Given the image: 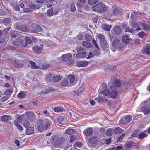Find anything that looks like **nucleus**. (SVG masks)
Here are the masks:
<instances>
[{
    "mask_svg": "<svg viewBox=\"0 0 150 150\" xmlns=\"http://www.w3.org/2000/svg\"><path fill=\"white\" fill-rule=\"evenodd\" d=\"M25 43L24 45H23V47H30L28 44H30L32 42V41L30 38L29 37H26L25 38Z\"/></svg>",
    "mask_w": 150,
    "mask_h": 150,
    "instance_id": "obj_16",
    "label": "nucleus"
},
{
    "mask_svg": "<svg viewBox=\"0 0 150 150\" xmlns=\"http://www.w3.org/2000/svg\"><path fill=\"white\" fill-rule=\"evenodd\" d=\"M89 62L86 61H78L77 62V65L79 67L86 66L88 65Z\"/></svg>",
    "mask_w": 150,
    "mask_h": 150,
    "instance_id": "obj_15",
    "label": "nucleus"
},
{
    "mask_svg": "<svg viewBox=\"0 0 150 150\" xmlns=\"http://www.w3.org/2000/svg\"><path fill=\"white\" fill-rule=\"evenodd\" d=\"M120 43V40L118 38H115L112 43V45L113 47H117Z\"/></svg>",
    "mask_w": 150,
    "mask_h": 150,
    "instance_id": "obj_31",
    "label": "nucleus"
},
{
    "mask_svg": "<svg viewBox=\"0 0 150 150\" xmlns=\"http://www.w3.org/2000/svg\"><path fill=\"white\" fill-rule=\"evenodd\" d=\"M54 77H53V81L57 82L59 81L61 79L62 76H61L60 75H55L53 74Z\"/></svg>",
    "mask_w": 150,
    "mask_h": 150,
    "instance_id": "obj_28",
    "label": "nucleus"
},
{
    "mask_svg": "<svg viewBox=\"0 0 150 150\" xmlns=\"http://www.w3.org/2000/svg\"><path fill=\"white\" fill-rule=\"evenodd\" d=\"M114 133L115 134H119L122 133V129L120 127H116L113 130Z\"/></svg>",
    "mask_w": 150,
    "mask_h": 150,
    "instance_id": "obj_30",
    "label": "nucleus"
},
{
    "mask_svg": "<svg viewBox=\"0 0 150 150\" xmlns=\"http://www.w3.org/2000/svg\"><path fill=\"white\" fill-rule=\"evenodd\" d=\"M98 0H88V2L89 4L91 5H93L97 3Z\"/></svg>",
    "mask_w": 150,
    "mask_h": 150,
    "instance_id": "obj_58",
    "label": "nucleus"
},
{
    "mask_svg": "<svg viewBox=\"0 0 150 150\" xmlns=\"http://www.w3.org/2000/svg\"><path fill=\"white\" fill-rule=\"evenodd\" d=\"M98 140V138L96 136H93L90 137L88 139V144L91 147H94L95 145Z\"/></svg>",
    "mask_w": 150,
    "mask_h": 150,
    "instance_id": "obj_4",
    "label": "nucleus"
},
{
    "mask_svg": "<svg viewBox=\"0 0 150 150\" xmlns=\"http://www.w3.org/2000/svg\"><path fill=\"white\" fill-rule=\"evenodd\" d=\"M68 79L69 80L70 86H72L76 84V81H75V77L73 75H70L68 77Z\"/></svg>",
    "mask_w": 150,
    "mask_h": 150,
    "instance_id": "obj_13",
    "label": "nucleus"
},
{
    "mask_svg": "<svg viewBox=\"0 0 150 150\" xmlns=\"http://www.w3.org/2000/svg\"><path fill=\"white\" fill-rule=\"evenodd\" d=\"M119 123L122 125L126 124L127 123L126 121L125 117L121 118L119 121Z\"/></svg>",
    "mask_w": 150,
    "mask_h": 150,
    "instance_id": "obj_52",
    "label": "nucleus"
},
{
    "mask_svg": "<svg viewBox=\"0 0 150 150\" xmlns=\"http://www.w3.org/2000/svg\"><path fill=\"white\" fill-rule=\"evenodd\" d=\"M53 74H48L45 77V80L47 82L53 81Z\"/></svg>",
    "mask_w": 150,
    "mask_h": 150,
    "instance_id": "obj_21",
    "label": "nucleus"
},
{
    "mask_svg": "<svg viewBox=\"0 0 150 150\" xmlns=\"http://www.w3.org/2000/svg\"><path fill=\"white\" fill-rule=\"evenodd\" d=\"M86 51V49L83 47L80 48L79 50H77L78 53L76 54V57L78 58L86 57L87 54Z\"/></svg>",
    "mask_w": 150,
    "mask_h": 150,
    "instance_id": "obj_3",
    "label": "nucleus"
},
{
    "mask_svg": "<svg viewBox=\"0 0 150 150\" xmlns=\"http://www.w3.org/2000/svg\"><path fill=\"white\" fill-rule=\"evenodd\" d=\"M76 10L75 4L74 3H72L71 4V11L72 12L75 11Z\"/></svg>",
    "mask_w": 150,
    "mask_h": 150,
    "instance_id": "obj_57",
    "label": "nucleus"
},
{
    "mask_svg": "<svg viewBox=\"0 0 150 150\" xmlns=\"http://www.w3.org/2000/svg\"><path fill=\"white\" fill-rule=\"evenodd\" d=\"M52 124L51 121L47 119L39 120L36 122L35 127L38 130L42 132L49 129Z\"/></svg>",
    "mask_w": 150,
    "mask_h": 150,
    "instance_id": "obj_1",
    "label": "nucleus"
},
{
    "mask_svg": "<svg viewBox=\"0 0 150 150\" xmlns=\"http://www.w3.org/2000/svg\"><path fill=\"white\" fill-rule=\"evenodd\" d=\"M112 14L111 16H116L120 12V11L118 9H115L113 7L112 9Z\"/></svg>",
    "mask_w": 150,
    "mask_h": 150,
    "instance_id": "obj_33",
    "label": "nucleus"
},
{
    "mask_svg": "<svg viewBox=\"0 0 150 150\" xmlns=\"http://www.w3.org/2000/svg\"><path fill=\"white\" fill-rule=\"evenodd\" d=\"M24 42V40L22 38V36H21L18 37L17 39L13 42V44L15 46H20L23 44Z\"/></svg>",
    "mask_w": 150,
    "mask_h": 150,
    "instance_id": "obj_7",
    "label": "nucleus"
},
{
    "mask_svg": "<svg viewBox=\"0 0 150 150\" xmlns=\"http://www.w3.org/2000/svg\"><path fill=\"white\" fill-rule=\"evenodd\" d=\"M126 121L127 123L129 122L131 120L130 116L129 115L126 116L125 118Z\"/></svg>",
    "mask_w": 150,
    "mask_h": 150,
    "instance_id": "obj_60",
    "label": "nucleus"
},
{
    "mask_svg": "<svg viewBox=\"0 0 150 150\" xmlns=\"http://www.w3.org/2000/svg\"><path fill=\"white\" fill-rule=\"evenodd\" d=\"M142 111L144 115H147L150 112V105H146L141 107Z\"/></svg>",
    "mask_w": 150,
    "mask_h": 150,
    "instance_id": "obj_9",
    "label": "nucleus"
},
{
    "mask_svg": "<svg viewBox=\"0 0 150 150\" xmlns=\"http://www.w3.org/2000/svg\"><path fill=\"white\" fill-rule=\"evenodd\" d=\"M98 38L100 40V43L105 41V36L101 34L98 35Z\"/></svg>",
    "mask_w": 150,
    "mask_h": 150,
    "instance_id": "obj_46",
    "label": "nucleus"
},
{
    "mask_svg": "<svg viewBox=\"0 0 150 150\" xmlns=\"http://www.w3.org/2000/svg\"><path fill=\"white\" fill-rule=\"evenodd\" d=\"M47 15L49 16H51L53 15V12L52 9H49L47 11Z\"/></svg>",
    "mask_w": 150,
    "mask_h": 150,
    "instance_id": "obj_54",
    "label": "nucleus"
},
{
    "mask_svg": "<svg viewBox=\"0 0 150 150\" xmlns=\"http://www.w3.org/2000/svg\"><path fill=\"white\" fill-rule=\"evenodd\" d=\"M113 86L115 87H120L121 85L120 81L118 79H117L113 83Z\"/></svg>",
    "mask_w": 150,
    "mask_h": 150,
    "instance_id": "obj_41",
    "label": "nucleus"
},
{
    "mask_svg": "<svg viewBox=\"0 0 150 150\" xmlns=\"http://www.w3.org/2000/svg\"><path fill=\"white\" fill-rule=\"evenodd\" d=\"M72 57V54L70 53L64 54L62 56V60L64 62H66L71 59Z\"/></svg>",
    "mask_w": 150,
    "mask_h": 150,
    "instance_id": "obj_11",
    "label": "nucleus"
},
{
    "mask_svg": "<svg viewBox=\"0 0 150 150\" xmlns=\"http://www.w3.org/2000/svg\"><path fill=\"white\" fill-rule=\"evenodd\" d=\"M113 132L112 129H108L106 132V135L108 136H111Z\"/></svg>",
    "mask_w": 150,
    "mask_h": 150,
    "instance_id": "obj_49",
    "label": "nucleus"
},
{
    "mask_svg": "<svg viewBox=\"0 0 150 150\" xmlns=\"http://www.w3.org/2000/svg\"><path fill=\"white\" fill-rule=\"evenodd\" d=\"M138 35L139 37L143 38L145 36V33L143 32H141L139 33Z\"/></svg>",
    "mask_w": 150,
    "mask_h": 150,
    "instance_id": "obj_64",
    "label": "nucleus"
},
{
    "mask_svg": "<svg viewBox=\"0 0 150 150\" xmlns=\"http://www.w3.org/2000/svg\"><path fill=\"white\" fill-rule=\"evenodd\" d=\"M25 61L27 63L29 62L30 63L31 65V67L32 68L34 69H37L39 68V66H37L35 63L33 62L32 61H29L28 60H25Z\"/></svg>",
    "mask_w": 150,
    "mask_h": 150,
    "instance_id": "obj_22",
    "label": "nucleus"
},
{
    "mask_svg": "<svg viewBox=\"0 0 150 150\" xmlns=\"http://www.w3.org/2000/svg\"><path fill=\"white\" fill-rule=\"evenodd\" d=\"M102 27L104 30L108 31H110L111 28V26L106 24H103Z\"/></svg>",
    "mask_w": 150,
    "mask_h": 150,
    "instance_id": "obj_42",
    "label": "nucleus"
},
{
    "mask_svg": "<svg viewBox=\"0 0 150 150\" xmlns=\"http://www.w3.org/2000/svg\"><path fill=\"white\" fill-rule=\"evenodd\" d=\"M82 45L87 48L88 49L92 47V44L89 42L87 41H84L82 42Z\"/></svg>",
    "mask_w": 150,
    "mask_h": 150,
    "instance_id": "obj_25",
    "label": "nucleus"
},
{
    "mask_svg": "<svg viewBox=\"0 0 150 150\" xmlns=\"http://www.w3.org/2000/svg\"><path fill=\"white\" fill-rule=\"evenodd\" d=\"M74 145L75 147H81L82 146V143L81 142H78L75 143Z\"/></svg>",
    "mask_w": 150,
    "mask_h": 150,
    "instance_id": "obj_62",
    "label": "nucleus"
},
{
    "mask_svg": "<svg viewBox=\"0 0 150 150\" xmlns=\"http://www.w3.org/2000/svg\"><path fill=\"white\" fill-rule=\"evenodd\" d=\"M25 91H21L18 95V97L20 99H23L26 97Z\"/></svg>",
    "mask_w": 150,
    "mask_h": 150,
    "instance_id": "obj_26",
    "label": "nucleus"
},
{
    "mask_svg": "<svg viewBox=\"0 0 150 150\" xmlns=\"http://www.w3.org/2000/svg\"><path fill=\"white\" fill-rule=\"evenodd\" d=\"M53 111L55 112L63 111L65 110L64 108L60 106L55 107L53 108Z\"/></svg>",
    "mask_w": 150,
    "mask_h": 150,
    "instance_id": "obj_32",
    "label": "nucleus"
},
{
    "mask_svg": "<svg viewBox=\"0 0 150 150\" xmlns=\"http://www.w3.org/2000/svg\"><path fill=\"white\" fill-rule=\"evenodd\" d=\"M107 68H108V71H110L111 72H113L116 69V67L115 65H112L108 66V67H107Z\"/></svg>",
    "mask_w": 150,
    "mask_h": 150,
    "instance_id": "obj_37",
    "label": "nucleus"
},
{
    "mask_svg": "<svg viewBox=\"0 0 150 150\" xmlns=\"http://www.w3.org/2000/svg\"><path fill=\"white\" fill-rule=\"evenodd\" d=\"M114 33L117 35H120L122 33L121 28L119 26H115L113 28Z\"/></svg>",
    "mask_w": 150,
    "mask_h": 150,
    "instance_id": "obj_20",
    "label": "nucleus"
},
{
    "mask_svg": "<svg viewBox=\"0 0 150 150\" xmlns=\"http://www.w3.org/2000/svg\"><path fill=\"white\" fill-rule=\"evenodd\" d=\"M30 122L28 121L25 120L23 122V125L25 128H27L29 125Z\"/></svg>",
    "mask_w": 150,
    "mask_h": 150,
    "instance_id": "obj_56",
    "label": "nucleus"
},
{
    "mask_svg": "<svg viewBox=\"0 0 150 150\" xmlns=\"http://www.w3.org/2000/svg\"><path fill=\"white\" fill-rule=\"evenodd\" d=\"M143 54L149 55L150 54V44L147 43L144 46L142 50Z\"/></svg>",
    "mask_w": 150,
    "mask_h": 150,
    "instance_id": "obj_6",
    "label": "nucleus"
},
{
    "mask_svg": "<svg viewBox=\"0 0 150 150\" xmlns=\"http://www.w3.org/2000/svg\"><path fill=\"white\" fill-rule=\"evenodd\" d=\"M100 45L103 50H107L108 47V43L106 41H104V42H102L100 43Z\"/></svg>",
    "mask_w": 150,
    "mask_h": 150,
    "instance_id": "obj_34",
    "label": "nucleus"
},
{
    "mask_svg": "<svg viewBox=\"0 0 150 150\" xmlns=\"http://www.w3.org/2000/svg\"><path fill=\"white\" fill-rule=\"evenodd\" d=\"M92 43L93 45H94L99 50L96 51H94V54L95 55H96L100 53V51L99 50L100 49L98 45L97 44L96 41L94 39L92 40Z\"/></svg>",
    "mask_w": 150,
    "mask_h": 150,
    "instance_id": "obj_23",
    "label": "nucleus"
},
{
    "mask_svg": "<svg viewBox=\"0 0 150 150\" xmlns=\"http://www.w3.org/2000/svg\"><path fill=\"white\" fill-rule=\"evenodd\" d=\"M33 27L31 29V31L32 33H35L40 32L42 30L41 27L36 24H32Z\"/></svg>",
    "mask_w": 150,
    "mask_h": 150,
    "instance_id": "obj_10",
    "label": "nucleus"
},
{
    "mask_svg": "<svg viewBox=\"0 0 150 150\" xmlns=\"http://www.w3.org/2000/svg\"><path fill=\"white\" fill-rule=\"evenodd\" d=\"M122 41L125 43H128L129 42V38L128 36L127 35H124L122 37Z\"/></svg>",
    "mask_w": 150,
    "mask_h": 150,
    "instance_id": "obj_40",
    "label": "nucleus"
},
{
    "mask_svg": "<svg viewBox=\"0 0 150 150\" xmlns=\"http://www.w3.org/2000/svg\"><path fill=\"white\" fill-rule=\"evenodd\" d=\"M75 132V131L72 129H67L65 131L66 133L69 135L73 134Z\"/></svg>",
    "mask_w": 150,
    "mask_h": 150,
    "instance_id": "obj_38",
    "label": "nucleus"
},
{
    "mask_svg": "<svg viewBox=\"0 0 150 150\" xmlns=\"http://www.w3.org/2000/svg\"><path fill=\"white\" fill-rule=\"evenodd\" d=\"M99 93L100 94L103 93V95L107 96L110 94V91L108 89H105L102 91L100 90Z\"/></svg>",
    "mask_w": 150,
    "mask_h": 150,
    "instance_id": "obj_36",
    "label": "nucleus"
},
{
    "mask_svg": "<svg viewBox=\"0 0 150 150\" xmlns=\"http://www.w3.org/2000/svg\"><path fill=\"white\" fill-rule=\"evenodd\" d=\"M34 128L31 127H28L26 129V134L30 135L33 134L34 131Z\"/></svg>",
    "mask_w": 150,
    "mask_h": 150,
    "instance_id": "obj_27",
    "label": "nucleus"
},
{
    "mask_svg": "<svg viewBox=\"0 0 150 150\" xmlns=\"http://www.w3.org/2000/svg\"><path fill=\"white\" fill-rule=\"evenodd\" d=\"M43 47H40L37 45L35 46L32 48V50L34 51L35 53L37 54H39L41 53Z\"/></svg>",
    "mask_w": 150,
    "mask_h": 150,
    "instance_id": "obj_12",
    "label": "nucleus"
},
{
    "mask_svg": "<svg viewBox=\"0 0 150 150\" xmlns=\"http://www.w3.org/2000/svg\"><path fill=\"white\" fill-rule=\"evenodd\" d=\"M12 117L9 115H4L2 116L1 120L2 121L7 122L9 120H11Z\"/></svg>",
    "mask_w": 150,
    "mask_h": 150,
    "instance_id": "obj_19",
    "label": "nucleus"
},
{
    "mask_svg": "<svg viewBox=\"0 0 150 150\" xmlns=\"http://www.w3.org/2000/svg\"><path fill=\"white\" fill-rule=\"evenodd\" d=\"M18 32L16 31H11L10 35L12 37L15 38L16 37H20L21 36L19 34Z\"/></svg>",
    "mask_w": 150,
    "mask_h": 150,
    "instance_id": "obj_35",
    "label": "nucleus"
},
{
    "mask_svg": "<svg viewBox=\"0 0 150 150\" xmlns=\"http://www.w3.org/2000/svg\"><path fill=\"white\" fill-rule=\"evenodd\" d=\"M118 93V91L117 89H112L111 92L110 91V94L112 98L115 97Z\"/></svg>",
    "mask_w": 150,
    "mask_h": 150,
    "instance_id": "obj_24",
    "label": "nucleus"
},
{
    "mask_svg": "<svg viewBox=\"0 0 150 150\" xmlns=\"http://www.w3.org/2000/svg\"><path fill=\"white\" fill-rule=\"evenodd\" d=\"M14 123L15 125L17 126V128L20 130H22L23 129V127L20 124L18 123L17 121H15L14 122Z\"/></svg>",
    "mask_w": 150,
    "mask_h": 150,
    "instance_id": "obj_50",
    "label": "nucleus"
},
{
    "mask_svg": "<svg viewBox=\"0 0 150 150\" xmlns=\"http://www.w3.org/2000/svg\"><path fill=\"white\" fill-rule=\"evenodd\" d=\"M91 35L87 34L85 35V39L87 41H90L92 39Z\"/></svg>",
    "mask_w": 150,
    "mask_h": 150,
    "instance_id": "obj_53",
    "label": "nucleus"
},
{
    "mask_svg": "<svg viewBox=\"0 0 150 150\" xmlns=\"http://www.w3.org/2000/svg\"><path fill=\"white\" fill-rule=\"evenodd\" d=\"M17 30L24 32H27L29 30L28 28L26 25H18L16 26Z\"/></svg>",
    "mask_w": 150,
    "mask_h": 150,
    "instance_id": "obj_8",
    "label": "nucleus"
},
{
    "mask_svg": "<svg viewBox=\"0 0 150 150\" xmlns=\"http://www.w3.org/2000/svg\"><path fill=\"white\" fill-rule=\"evenodd\" d=\"M54 89L49 88L48 89H46L45 90L42 91L41 92V93L43 94H46L50 92L54 91Z\"/></svg>",
    "mask_w": 150,
    "mask_h": 150,
    "instance_id": "obj_43",
    "label": "nucleus"
},
{
    "mask_svg": "<svg viewBox=\"0 0 150 150\" xmlns=\"http://www.w3.org/2000/svg\"><path fill=\"white\" fill-rule=\"evenodd\" d=\"M13 90L11 89H8L6 90V91L4 92V94L6 95H10L12 93Z\"/></svg>",
    "mask_w": 150,
    "mask_h": 150,
    "instance_id": "obj_51",
    "label": "nucleus"
},
{
    "mask_svg": "<svg viewBox=\"0 0 150 150\" xmlns=\"http://www.w3.org/2000/svg\"><path fill=\"white\" fill-rule=\"evenodd\" d=\"M64 120L63 116H60L56 118L55 120L59 123H61Z\"/></svg>",
    "mask_w": 150,
    "mask_h": 150,
    "instance_id": "obj_44",
    "label": "nucleus"
},
{
    "mask_svg": "<svg viewBox=\"0 0 150 150\" xmlns=\"http://www.w3.org/2000/svg\"><path fill=\"white\" fill-rule=\"evenodd\" d=\"M64 140V138L63 137L58 138L57 141L55 142V145L57 146H59L63 143Z\"/></svg>",
    "mask_w": 150,
    "mask_h": 150,
    "instance_id": "obj_14",
    "label": "nucleus"
},
{
    "mask_svg": "<svg viewBox=\"0 0 150 150\" xmlns=\"http://www.w3.org/2000/svg\"><path fill=\"white\" fill-rule=\"evenodd\" d=\"M25 114L27 118L30 121H34L35 120L36 116L33 112L28 111Z\"/></svg>",
    "mask_w": 150,
    "mask_h": 150,
    "instance_id": "obj_5",
    "label": "nucleus"
},
{
    "mask_svg": "<svg viewBox=\"0 0 150 150\" xmlns=\"http://www.w3.org/2000/svg\"><path fill=\"white\" fill-rule=\"evenodd\" d=\"M125 136V133H124L122 134L117 139V142L121 141L124 137Z\"/></svg>",
    "mask_w": 150,
    "mask_h": 150,
    "instance_id": "obj_61",
    "label": "nucleus"
},
{
    "mask_svg": "<svg viewBox=\"0 0 150 150\" xmlns=\"http://www.w3.org/2000/svg\"><path fill=\"white\" fill-rule=\"evenodd\" d=\"M11 20L9 18H4L3 20V22L4 24L6 26L8 25L10 23Z\"/></svg>",
    "mask_w": 150,
    "mask_h": 150,
    "instance_id": "obj_45",
    "label": "nucleus"
},
{
    "mask_svg": "<svg viewBox=\"0 0 150 150\" xmlns=\"http://www.w3.org/2000/svg\"><path fill=\"white\" fill-rule=\"evenodd\" d=\"M77 37L78 40H81L83 39V36L82 34L79 33L77 35Z\"/></svg>",
    "mask_w": 150,
    "mask_h": 150,
    "instance_id": "obj_63",
    "label": "nucleus"
},
{
    "mask_svg": "<svg viewBox=\"0 0 150 150\" xmlns=\"http://www.w3.org/2000/svg\"><path fill=\"white\" fill-rule=\"evenodd\" d=\"M61 85L64 86H68L69 85V82L68 80L67 79H64L62 80L61 83Z\"/></svg>",
    "mask_w": 150,
    "mask_h": 150,
    "instance_id": "obj_39",
    "label": "nucleus"
},
{
    "mask_svg": "<svg viewBox=\"0 0 150 150\" xmlns=\"http://www.w3.org/2000/svg\"><path fill=\"white\" fill-rule=\"evenodd\" d=\"M84 134L86 136H90L92 135L93 130L91 128H88L84 131Z\"/></svg>",
    "mask_w": 150,
    "mask_h": 150,
    "instance_id": "obj_18",
    "label": "nucleus"
},
{
    "mask_svg": "<svg viewBox=\"0 0 150 150\" xmlns=\"http://www.w3.org/2000/svg\"><path fill=\"white\" fill-rule=\"evenodd\" d=\"M142 26L143 29L145 31H147L150 30V25L146 23H142Z\"/></svg>",
    "mask_w": 150,
    "mask_h": 150,
    "instance_id": "obj_29",
    "label": "nucleus"
},
{
    "mask_svg": "<svg viewBox=\"0 0 150 150\" xmlns=\"http://www.w3.org/2000/svg\"><path fill=\"white\" fill-rule=\"evenodd\" d=\"M50 66L49 64H45L43 65L42 69H46L49 68H50Z\"/></svg>",
    "mask_w": 150,
    "mask_h": 150,
    "instance_id": "obj_59",
    "label": "nucleus"
},
{
    "mask_svg": "<svg viewBox=\"0 0 150 150\" xmlns=\"http://www.w3.org/2000/svg\"><path fill=\"white\" fill-rule=\"evenodd\" d=\"M139 131L136 130L132 134V137H137L138 138Z\"/></svg>",
    "mask_w": 150,
    "mask_h": 150,
    "instance_id": "obj_48",
    "label": "nucleus"
},
{
    "mask_svg": "<svg viewBox=\"0 0 150 150\" xmlns=\"http://www.w3.org/2000/svg\"><path fill=\"white\" fill-rule=\"evenodd\" d=\"M147 136L148 135L144 133V132H143L140 133L139 135L138 138H139L140 139H142Z\"/></svg>",
    "mask_w": 150,
    "mask_h": 150,
    "instance_id": "obj_47",
    "label": "nucleus"
},
{
    "mask_svg": "<svg viewBox=\"0 0 150 150\" xmlns=\"http://www.w3.org/2000/svg\"><path fill=\"white\" fill-rule=\"evenodd\" d=\"M122 27L123 28L125 29V31L126 32H131V29L129 28V27H127V25L125 24H124L122 25Z\"/></svg>",
    "mask_w": 150,
    "mask_h": 150,
    "instance_id": "obj_55",
    "label": "nucleus"
},
{
    "mask_svg": "<svg viewBox=\"0 0 150 150\" xmlns=\"http://www.w3.org/2000/svg\"><path fill=\"white\" fill-rule=\"evenodd\" d=\"M14 67L16 68H21L23 67L24 64L22 62L15 60L13 63Z\"/></svg>",
    "mask_w": 150,
    "mask_h": 150,
    "instance_id": "obj_17",
    "label": "nucleus"
},
{
    "mask_svg": "<svg viewBox=\"0 0 150 150\" xmlns=\"http://www.w3.org/2000/svg\"><path fill=\"white\" fill-rule=\"evenodd\" d=\"M93 10L95 11L102 12L107 11L108 7L103 4L98 3L92 7Z\"/></svg>",
    "mask_w": 150,
    "mask_h": 150,
    "instance_id": "obj_2",
    "label": "nucleus"
}]
</instances>
